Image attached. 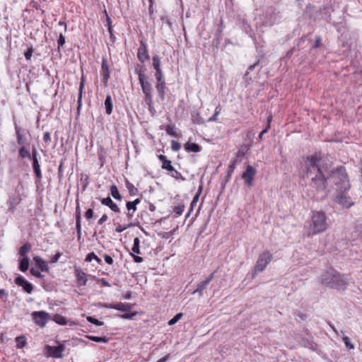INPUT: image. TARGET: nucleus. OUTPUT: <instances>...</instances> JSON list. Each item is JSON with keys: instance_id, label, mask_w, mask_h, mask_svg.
<instances>
[{"instance_id": "9", "label": "nucleus", "mask_w": 362, "mask_h": 362, "mask_svg": "<svg viewBox=\"0 0 362 362\" xmlns=\"http://www.w3.org/2000/svg\"><path fill=\"white\" fill-rule=\"evenodd\" d=\"M255 174V169L249 165L247 166L245 171L243 173L242 178L245 180V183L250 187L252 185V180Z\"/></svg>"}, {"instance_id": "49", "label": "nucleus", "mask_w": 362, "mask_h": 362, "mask_svg": "<svg viewBox=\"0 0 362 362\" xmlns=\"http://www.w3.org/2000/svg\"><path fill=\"white\" fill-rule=\"evenodd\" d=\"M57 43H58L59 47H62L65 44V37L62 33L59 36Z\"/></svg>"}, {"instance_id": "27", "label": "nucleus", "mask_w": 362, "mask_h": 362, "mask_svg": "<svg viewBox=\"0 0 362 362\" xmlns=\"http://www.w3.org/2000/svg\"><path fill=\"white\" fill-rule=\"evenodd\" d=\"M105 110L106 113L107 115H110L112 111V99L110 95H107L105 100Z\"/></svg>"}, {"instance_id": "6", "label": "nucleus", "mask_w": 362, "mask_h": 362, "mask_svg": "<svg viewBox=\"0 0 362 362\" xmlns=\"http://www.w3.org/2000/svg\"><path fill=\"white\" fill-rule=\"evenodd\" d=\"M23 191V186L21 184H18L15 189V193L9 196L7 203L11 211H13L16 206L21 202V192Z\"/></svg>"}, {"instance_id": "46", "label": "nucleus", "mask_w": 362, "mask_h": 362, "mask_svg": "<svg viewBox=\"0 0 362 362\" xmlns=\"http://www.w3.org/2000/svg\"><path fill=\"white\" fill-rule=\"evenodd\" d=\"M155 77L157 81L164 80L161 69L156 71Z\"/></svg>"}, {"instance_id": "62", "label": "nucleus", "mask_w": 362, "mask_h": 362, "mask_svg": "<svg viewBox=\"0 0 362 362\" xmlns=\"http://www.w3.org/2000/svg\"><path fill=\"white\" fill-rule=\"evenodd\" d=\"M61 257V253L57 252L51 259V262L55 263L58 261L59 257Z\"/></svg>"}, {"instance_id": "40", "label": "nucleus", "mask_w": 362, "mask_h": 362, "mask_svg": "<svg viewBox=\"0 0 362 362\" xmlns=\"http://www.w3.org/2000/svg\"><path fill=\"white\" fill-rule=\"evenodd\" d=\"M342 339L346 348L349 349H353L354 348V344L351 342L350 339L348 337L344 336L343 337Z\"/></svg>"}, {"instance_id": "58", "label": "nucleus", "mask_w": 362, "mask_h": 362, "mask_svg": "<svg viewBox=\"0 0 362 362\" xmlns=\"http://www.w3.org/2000/svg\"><path fill=\"white\" fill-rule=\"evenodd\" d=\"M173 177H174V178H175L177 180H185V177L178 171L177 172H175V175H173Z\"/></svg>"}, {"instance_id": "44", "label": "nucleus", "mask_w": 362, "mask_h": 362, "mask_svg": "<svg viewBox=\"0 0 362 362\" xmlns=\"http://www.w3.org/2000/svg\"><path fill=\"white\" fill-rule=\"evenodd\" d=\"M33 49L32 47H30L27 49V51L25 52V57L26 60H30L31 57L33 55Z\"/></svg>"}, {"instance_id": "19", "label": "nucleus", "mask_w": 362, "mask_h": 362, "mask_svg": "<svg viewBox=\"0 0 362 362\" xmlns=\"http://www.w3.org/2000/svg\"><path fill=\"white\" fill-rule=\"evenodd\" d=\"M156 88L162 99L165 96V80L157 81Z\"/></svg>"}, {"instance_id": "52", "label": "nucleus", "mask_w": 362, "mask_h": 362, "mask_svg": "<svg viewBox=\"0 0 362 362\" xmlns=\"http://www.w3.org/2000/svg\"><path fill=\"white\" fill-rule=\"evenodd\" d=\"M127 187L131 194H133L134 191H136V189L134 187V186L128 180H127Z\"/></svg>"}, {"instance_id": "61", "label": "nucleus", "mask_w": 362, "mask_h": 362, "mask_svg": "<svg viewBox=\"0 0 362 362\" xmlns=\"http://www.w3.org/2000/svg\"><path fill=\"white\" fill-rule=\"evenodd\" d=\"M216 272H214L213 273H211L209 277L204 280V281L206 282L208 285L213 280V279L214 278V274H215Z\"/></svg>"}, {"instance_id": "28", "label": "nucleus", "mask_w": 362, "mask_h": 362, "mask_svg": "<svg viewBox=\"0 0 362 362\" xmlns=\"http://www.w3.org/2000/svg\"><path fill=\"white\" fill-rule=\"evenodd\" d=\"M16 347L23 349L27 344L25 337L24 335L18 336L16 338Z\"/></svg>"}, {"instance_id": "18", "label": "nucleus", "mask_w": 362, "mask_h": 362, "mask_svg": "<svg viewBox=\"0 0 362 362\" xmlns=\"http://www.w3.org/2000/svg\"><path fill=\"white\" fill-rule=\"evenodd\" d=\"M76 278L78 284L81 286H85L86 284V282L88 281L86 274L82 270L76 271Z\"/></svg>"}, {"instance_id": "42", "label": "nucleus", "mask_w": 362, "mask_h": 362, "mask_svg": "<svg viewBox=\"0 0 362 362\" xmlns=\"http://www.w3.org/2000/svg\"><path fill=\"white\" fill-rule=\"evenodd\" d=\"M31 317H49L48 314L44 311H35L31 314Z\"/></svg>"}, {"instance_id": "64", "label": "nucleus", "mask_w": 362, "mask_h": 362, "mask_svg": "<svg viewBox=\"0 0 362 362\" xmlns=\"http://www.w3.org/2000/svg\"><path fill=\"white\" fill-rule=\"evenodd\" d=\"M170 358V355H166L165 356L160 358L158 361H157L156 362H166L168 358Z\"/></svg>"}, {"instance_id": "25", "label": "nucleus", "mask_w": 362, "mask_h": 362, "mask_svg": "<svg viewBox=\"0 0 362 362\" xmlns=\"http://www.w3.org/2000/svg\"><path fill=\"white\" fill-rule=\"evenodd\" d=\"M81 213L80 211H77L76 216V229L78 234V238L80 239L81 237Z\"/></svg>"}, {"instance_id": "38", "label": "nucleus", "mask_w": 362, "mask_h": 362, "mask_svg": "<svg viewBox=\"0 0 362 362\" xmlns=\"http://www.w3.org/2000/svg\"><path fill=\"white\" fill-rule=\"evenodd\" d=\"M134 226V224H133L132 223H130L127 224V226L118 224L115 228V231L117 233H122L124 230H125L126 229H127L128 228H130Z\"/></svg>"}, {"instance_id": "17", "label": "nucleus", "mask_w": 362, "mask_h": 362, "mask_svg": "<svg viewBox=\"0 0 362 362\" xmlns=\"http://www.w3.org/2000/svg\"><path fill=\"white\" fill-rule=\"evenodd\" d=\"M33 260L42 272H47L49 267L47 263L39 256H35Z\"/></svg>"}, {"instance_id": "30", "label": "nucleus", "mask_w": 362, "mask_h": 362, "mask_svg": "<svg viewBox=\"0 0 362 362\" xmlns=\"http://www.w3.org/2000/svg\"><path fill=\"white\" fill-rule=\"evenodd\" d=\"M93 259H95L96 260V262L101 264H102V260L101 259H100L94 252H90L88 253L87 255H86V262H91Z\"/></svg>"}, {"instance_id": "33", "label": "nucleus", "mask_w": 362, "mask_h": 362, "mask_svg": "<svg viewBox=\"0 0 362 362\" xmlns=\"http://www.w3.org/2000/svg\"><path fill=\"white\" fill-rule=\"evenodd\" d=\"M139 245H140V239L138 237L134 238V245L132 247V252L134 253L139 254L140 250H139Z\"/></svg>"}, {"instance_id": "63", "label": "nucleus", "mask_w": 362, "mask_h": 362, "mask_svg": "<svg viewBox=\"0 0 362 362\" xmlns=\"http://www.w3.org/2000/svg\"><path fill=\"white\" fill-rule=\"evenodd\" d=\"M132 257H133V259L134 260L135 262H137V263H140L143 261V259L142 257H139V256H136L134 254H132Z\"/></svg>"}, {"instance_id": "22", "label": "nucleus", "mask_w": 362, "mask_h": 362, "mask_svg": "<svg viewBox=\"0 0 362 362\" xmlns=\"http://www.w3.org/2000/svg\"><path fill=\"white\" fill-rule=\"evenodd\" d=\"M185 149L188 152H199L201 151V147L195 143H187L185 145Z\"/></svg>"}, {"instance_id": "15", "label": "nucleus", "mask_w": 362, "mask_h": 362, "mask_svg": "<svg viewBox=\"0 0 362 362\" xmlns=\"http://www.w3.org/2000/svg\"><path fill=\"white\" fill-rule=\"evenodd\" d=\"M101 203L103 205H105L108 206L112 211L119 213V208L118 206L112 200L110 197H106L103 198L101 200Z\"/></svg>"}, {"instance_id": "43", "label": "nucleus", "mask_w": 362, "mask_h": 362, "mask_svg": "<svg viewBox=\"0 0 362 362\" xmlns=\"http://www.w3.org/2000/svg\"><path fill=\"white\" fill-rule=\"evenodd\" d=\"M30 272L32 275L37 278H42L44 276L39 271L35 269L34 268H31Z\"/></svg>"}, {"instance_id": "24", "label": "nucleus", "mask_w": 362, "mask_h": 362, "mask_svg": "<svg viewBox=\"0 0 362 362\" xmlns=\"http://www.w3.org/2000/svg\"><path fill=\"white\" fill-rule=\"evenodd\" d=\"M28 267H29L28 257H24V258L22 257V259L20 260L19 269L21 272H25L28 269Z\"/></svg>"}, {"instance_id": "29", "label": "nucleus", "mask_w": 362, "mask_h": 362, "mask_svg": "<svg viewBox=\"0 0 362 362\" xmlns=\"http://www.w3.org/2000/svg\"><path fill=\"white\" fill-rule=\"evenodd\" d=\"M110 193L111 195L115 199L118 200H122V196L120 195L119 190L116 185H113L110 187Z\"/></svg>"}, {"instance_id": "5", "label": "nucleus", "mask_w": 362, "mask_h": 362, "mask_svg": "<svg viewBox=\"0 0 362 362\" xmlns=\"http://www.w3.org/2000/svg\"><path fill=\"white\" fill-rule=\"evenodd\" d=\"M138 74V78L139 83L141 85V89L143 93H144L146 96V100L151 103L153 100V97L151 94V85L148 81V77L145 74L144 70H139L137 71Z\"/></svg>"}, {"instance_id": "35", "label": "nucleus", "mask_w": 362, "mask_h": 362, "mask_svg": "<svg viewBox=\"0 0 362 362\" xmlns=\"http://www.w3.org/2000/svg\"><path fill=\"white\" fill-rule=\"evenodd\" d=\"M221 107L220 105H218L216 109H215V112H214V114L213 115L212 117H209L208 119V122H215L217 120V116L220 114L221 112Z\"/></svg>"}, {"instance_id": "7", "label": "nucleus", "mask_w": 362, "mask_h": 362, "mask_svg": "<svg viewBox=\"0 0 362 362\" xmlns=\"http://www.w3.org/2000/svg\"><path fill=\"white\" fill-rule=\"evenodd\" d=\"M338 194L336 196L334 201L343 208H349L354 205V202L351 198L346 194L344 189H337Z\"/></svg>"}, {"instance_id": "47", "label": "nucleus", "mask_w": 362, "mask_h": 362, "mask_svg": "<svg viewBox=\"0 0 362 362\" xmlns=\"http://www.w3.org/2000/svg\"><path fill=\"white\" fill-rule=\"evenodd\" d=\"M87 320L90 322H91V323H93V324H94L95 325H98V326H100V325H103V322H101V321H99L97 318H87Z\"/></svg>"}, {"instance_id": "26", "label": "nucleus", "mask_w": 362, "mask_h": 362, "mask_svg": "<svg viewBox=\"0 0 362 362\" xmlns=\"http://www.w3.org/2000/svg\"><path fill=\"white\" fill-rule=\"evenodd\" d=\"M18 153H19V156L21 158H28L29 159L31 158V153L25 146H21V148H19Z\"/></svg>"}, {"instance_id": "13", "label": "nucleus", "mask_w": 362, "mask_h": 362, "mask_svg": "<svg viewBox=\"0 0 362 362\" xmlns=\"http://www.w3.org/2000/svg\"><path fill=\"white\" fill-rule=\"evenodd\" d=\"M110 69L108 63L106 59L103 58L101 65V76L103 77V82L106 85L110 78Z\"/></svg>"}, {"instance_id": "57", "label": "nucleus", "mask_w": 362, "mask_h": 362, "mask_svg": "<svg viewBox=\"0 0 362 362\" xmlns=\"http://www.w3.org/2000/svg\"><path fill=\"white\" fill-rule=\"evenodd\" d=\"M202 187H200L199 189V191L198 192L195 194V196L194 197L192 201H194V203H197V202L199 201V196H200V194H201V192H202Z\"/></svg>"}, {"instance_id": "34", "label": "nucleus", "mask_w": 362, "mask_h": 362, "mask_svg": "<svg viewBox=\"0 0 362 362\" xmlns=\"http://www.w3.org/2000/svg\"><path fill=\"white\" fill-rule=\"evenodd\" d=\"M152 64H153V67L156 69V71L161 69L160 67V58L158 57V56L155 55L153 57Z\"/></svg>"}, {"instance_id": "8", "label": "nucleus", "mask_w": 362, "mask_h": 362, "mask_svg": "<svg viewBox=\"0 0 362 362\" xmlns=\"http://www.w3.org/2000/svg\"><path fill=\"white\" fill-rule=\"evenodd\" d=\"M50 318H33L35 323L40 327H44L47 323L48 320ZM56 323L60 325H72L75 324L74 322L69 320L68 318H51Z\"/></svg>"}, {"instance_id": "37", "label": "nucleus", "mask_w": 362, "mask_h": 362, "mask_svg": "<svg viewBox=\"0 0 362 362\" xmlns=\"http://www.w3.org/2000/svg\"><path fill=\"white\" fill-rule=\"evenodd\" d=\"M163 169L167 170L169 173L170 176L173 177V175H175V172H177L173 166L171 165V161L170 160L165 166H163Z\"/></svg>"}, {"instance_id": "4", "label": "nucleus", "mask_w": 362, "mask_h": 362, "mask_svg": "<svg viewBox=\"0 0 362 362\" xmlns=\"http://www.w3.org/2000/svg\"><path fill=\"white\" fill-rule=\"evenodd\" d=\"M272 254L269 250L261 252L257 259L252 272V277L257 273L263 272L272 259Z\"/></svg>"}, {"instance_id": "53", "label": "nucleus", "mask_w": 362, "mask_h": 362, "mask_svg": "<svg viewBox=\"0 0 362 362\" xmlns=\"http://www.w3.org/2000/svg\"><path fill=\"white\" fill-rule=\"evenodd\" d=\"M31 153V158L30 159H32V160L35 159V158H38L39 154L37 153V149L35 147L33 148L32 153Z\"/></svg>"}, {"instance_id": "1", "label": "nucleus", "mask_w": 362, "mask_h": 362, "mask_svg": "<svg viewBox=\"0 0 362 362\" xmlns=\"http://www.w3.org/2000/svg\"><path fill=\"white\" fill-rule=\"evenodd\" d=\"M300 172L303 178H310V185L318 193H325L327 180L332 182L337 189L347 191L350 189L349 181L345 169L342 167L332 169L331 163L319 154H314L303 158L300 163ZM325 194L321 197H324Z\"/></svg>"}, {"instance_id": "50", "label": "nucleus", "mask_w": 362, "mask_h": 362, "mask_svg": "<svg viewBox=\"0 0 362 362\" xmlns=\"http://www.w3.org/2000/svg\"><path fill=\"white\" fill-rule=\"evenodd\" d=\"M158 158L162 162V168H163V166L166 165V163H168L170 161L166 158L165 156L161 154L158 156Z\"/></svg>"}, {"instance_id": "60", "label": "nucleus", "mask_w": 362, "mask_h": 362, "mask_svg": "<svg viewBox=\"0 0 362 362\" xmlns=\"http://www.w3.org/2000/svg\"><path fill=\"white\" fill-rule=\"evenodd\" d=\"M108 217L107 214H103L101 218L98 220V223L102 224L103 223L105 222L107 220Z\"/></svg>"}, {"instance_id": "14", "label": "nucleus", "mask_w": 362, "mask_h": 362, "mask_svg": "<svg viewBox=\"0 0 362 362\" xmlns=\"http://www.w3.org/2000/svg\"><path fill=\"white\" fill-rule=\"evenodd\" d=\"M15 130L18 144L21 146L28 144V139L25 137L23 131L19 128L16 124H15Z\"/></svg>"}, {"instance_id": "45", "label": "nucleus", "mask_w": 362, "mask_h": 362, "mask_svg": "<svg viewBox=\"0 0 362 362\" xmlns=\"http://www.w3.org/2000/svg\"><path fill=\"white\" fill-rule=\"evenodd\" d=\"M236 163H237L236 158L231 160L230 164L229 165V175H230V174L234 171Z\"/></svg>"}, {"instance_id": "41", "label": "nucleus", "mask_w": 362, "mask_h": 362, "mask_svg": "<svg viewBox=\"0 0 362 362\" xmlns=\"http://www.w3.org/2000/svg\"><path fill=\"white\" fill-rule=\"evenodd\" d=\"M171 148L173 151H178L181 148V144L175 140L171 141Z\"/></svg>"}, {"instance_id": "11", "label": "nucleus", "mask_w": 362, "mask_h": 362, "mask_svg": "<svg viewBox=\"0 0 362 362\" xmlns=\"http://www.w3.org/2000/svg\"><path fill=\"white\" fill-rule=\"evenodd\" d=\"M47 349L49 353V355L54 358H62V352L65 349V346L62 344L55 346H47Z\"/></svg>"}, {"instance_id": "2", "label": "nucleus", "mask_w": 362, "mask_h": 362, "mask_svg": "<svg viewBox=\"0 0 362 362\" xmlns=\"http://www.w3.org/2000/svg\"><path fill=\"white\" fill-rule=\"evenodd\" d=\"M328 227L326 214L322 211H313L308 225L304 228V235L313 237L325 231Z\"/></svg>"}, {"instance_id": "55", "label": "nucleus", "mask_w": 362, "mask_h": 362, "mask_svg": "<svg viewBox=\"0 0 362 362\" xmlns=\"http://www.w3.org/2000/svg\"><path fill=\"white\" fill-rule=\"evenodd\" d=\"M104 259L106 263L108 264H113V259L108 255L105 254L104 255Z\"/></svg>"}, {"instance_id": "10", "label": "nucleus", "mask_w": 362, "mask_h": 362, "mask_svg": "<svg viewBox=\"0 0 362 362\" xmlns=\"http://www.w3.org/2000/svg\"><path fill=\"white\" fill-rule=\"evenodd\" d=\"M15 283L18 286H21L23 288L24 291H25L28 293H31L33 290V286L32 284H30L28 281H27L23 276H18L15 279Z\"/></svg>"}, {"instance_id": "56", "label": "nucleus", "mask_w": 362, "mask_h": 362, "mask_svg": "<svg viewBox=\"0 0 362 362\" xmlns=\"http://www.w3.org/2000/svg\"><path fill=\"white\" fill-rule=\"evenodd\" d=\"M93 209H89L86 211V214H85V216L87 219H90L93 217Z\"/></svg>"}, {"instance_id": "39", "label": "nucleus", "mask_w": 362, "mask_h": 362, "mask_svg": "<svg viewBox=\"0 0 362 362\" xmlns=\"http://www.w3.org/2000/svg\"><path fill=\"white\" fill-rule=\"evenodd\" d=\"M112 308H115L116 310H122V311H127L129 308L128 305H125V304H123V303H119V304H117V305H115Z\"/></svg>"}, {"instance_id": "20", "label": "nucleus", "mask_w": 362, "mask_h": 362, "mask_svg": "<svg viewBox=\"0 0 362 362\" xmlns=\"http://www.w3.org/2000/svg\"><path fill=\"white\" fill-rule=\"evenodd\" d=\"M127 209L128 212L126 216L128 220H132L134 213L136 211L137 207L133 204V203H130V202H127L126 204Z\"/></svg>"}, {"instance_id": "21", "label": "nucleus", "mask_w": 362, "mask_h": 362, "mask_svg": "<svg viewBox=\"0 0 362 362\" xmlns=\"http://www.w3.org/2000/svg\"><path fill=\"white\" fill-rule=\"evenodd\" d=\"M185 211V205L183 204H179L177 206H174L173 208V216L174 218L180 216Z\"/></svg>"}, {"instance_id": "59", "label": "nucleus", "mask_w": 362, "mask_h": 362, "mask_svg": "<svg viewBox=\"0 0 362 362\" xmlns=\"http://www.w3.org/2000/svg\"><path fill=\"white\" fill-rule=\"evenodd\" d=\"M98 281L100 282H101L103 286H107V287H110L111 286V284L104 278L100 279Z\"/></svg>"}, {"instance_id": "54", "label": "nucleus", "mask_w": 362, "mask_h": 362, "mask_svg": "<svg viewBox=\"0 0 362 362\" xmlns=\"http://www.w3.org/2000/svg\"><path fill=\"white\" fill-rule=\"evenodd\" d=\"M84 86H85V78L83 76H82L81 78L80 86H79V92H81V93H83Z\"/></svg>"}, {"instance_id": "32", "label": "nucleus", "mask_w": 362, "mask_h": 362, "mask_svg": "<svg viewBox=\"0 0 362 362\" xmlns=\"http://www.w3.org/2000/svg\"><path fill=\"white\" fill-rule=\"evenodd\" d=\"M165 131L168 133V134H169L173 137H175V138L180 137V134L176 132L174 127H173L171 125H168L165 127Z\"/></svg>"}, {"instance_id": "12", "label": "nucleus", "mask_w": 362, "mask_h": 362, "mask_svg": "<svg viewBox=\"0 0 362 362\" xmlns=\"http://www.w3.org/2000/svg\"><path fill=\"white\" fill-rule=\"evenodd\" d=\"M137 57L139 60L142 63L149 59V55L147 52V45L143 41H141L140 42V47L138 49Z\"/></svg>"}, {"instance_id": "51", "label": "nucleus", "mask_w": 362, "mask_h": 362, "mask_svg": "<svg viewBox=\"0 0 362 362\" xmlns=\"http://www.w3.org/2000/svg\"><path fill=\"white\" fill-rule=\"evenodd\" d=\"M43 141L48 144L51 141V137H50V134L49 132H46L43 134Z\"/></svg>"}, {"instance_id": "48", "label": "nucleus", "mask_w": 362, "mask_h": 362, "mask_svg": "<svg viewBox=\"0 0 362 362\" xmlns=\"http://www.w3.org/2000/svg\"><path fill=\"white\" fill-rule=\"evenodd\" d=\"M270 121H271V119H269V121H268L267 127L264 130H262V131L260 132V134H259L258 138H259V140H261V139H262L263 135H264L265 133H267V132H268L269 129L270 128V124H269Z\"/></svg>"}, {"instance_id": "31", "label": "nucleus", "mask_w": 362, "mask_h": 362, "mask_svg": "<svg viewBox=\"0 0 362 362\" xmlns=\"http://www.w3.org/2000/svg\"><path fill=\"white\" fill-rule=\"evenodd\" d=\"M207 286H208V284L206 282H204V281L201 282L200 284H199L197 285V289L194 290L192 292V293L194 294L196 293H199V296L201 297L202 296L203 291L206 288Z\"/></svg>"}, {"instance_id": "23", "label": "nucleus", "mask_w": 362, "mask_h": 362, "mask_svg": "<svg viewBox=\"0 0 362 362\" xmlns=\"http://www.w3.org/2000/svg\"><path fill=\"white\" fill-rule=\"evenodd\" d=\"M31 247H32V246H31V245L30 243H25L19 249V255H20V256L21 257H23V258H24V257H28L27 255L30 251Z\"/></svg>"}, {"instance_id": "16", "label": "nucleus", "mask_w": 362, "mask_h": 362, "mask_svg": "<svg viewBox=\"0 0 362 362\" xmlns=\"http://www.w3.org/2000/svg\"><path fill=\"white\" fill-rule=\"evenodd\" d=\"M33 168L37 178L36 183L40 182L42 175L38 158L33 160Z\"/></svg>"}, {"instance_id": "36", "label": "nucleus", "mask_w": 362, "mask_h": 362, "mask_svg": "<svg viewBox=\"0 0 362 362\" xmlns=\"http://www.w3.org/2000/svg\"><path fill=\"white\" fill-rule=\"evenodd\" d=\"M89 339L95 342H107L108 339L105 337H95V336H88Z\"/></svg>"}, {"instance_id": "3", "label": "nucleus", "mask_w": 362, "mask_h": 362, "mask_svg": "<svg viewBox=\"0 0 362 362\" xmlns=\"http://www.w3.org/2000/svg\"><path fill=\"white\" fill-rule=\"evenodd\" d=\"M321 284L337 290H345L348 284L347 279L334 269H329L321 274Z\"/></svg>"}]
</instances>
